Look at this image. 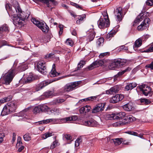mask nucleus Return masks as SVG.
I'll use <instances>...</instances> for the list:
<instances>
[{"label": "nucleus", "mask_w": 153, "mask_h": 153, "mask_svg": "<svg viewBox=\"0 0 153 153\" xmlns=\"http://www.w3.org/2000/svg\"><path fill=\"white\" fill-rule=\"evenodd\" d=\"M102 16H101L97 22L98 27L100 29H104L108 27L110 25V21L107 13L103 11L102 13Z\"/></svg>", "instance_id": "f257e3e1"}, {"label": "nucleus", "mask_w": 153, "mask_h": 153, "mask_svg": "<svg viewBox=\"0 0 153 153\" xmlns=\"http://www.w3.org/2000/svg\"><path fill=\"white\" fill-rule=\"evenodd\" d=\"M127 61L125 59H113L110 61L108 68L111 70L119 68L124 65Z\"/></svg>", "instance_id": "f03ea898"}, {"label": "nucleus", "mask_w": 153, "mask_h": 153, "mask_svg": "<svg viewBox=\"0 0 153 153\" xmlns=\"http://www.w3.org/2000/svg\"><path fill=\"white\" fill-rule=\"evenodd\" d=\"M78 85V82L68 83L59 91V93L61 94L66 92H69L71 91L74 90Z\"/></svg>", "instance_id": "7ed1b4c3"}, {"label": "nucleus", "mask_w": 153, "mask_h": 153, "mask_svg": "<svg viewBox=\"0 0 153 153\" xmlns=\"http://www.w3.org/2000/svg\"><path fill=\"white\" fill-rule=\"evenodd\" d=\"M15 70L13 69L10 70L5 74L4 76V80L6 84L8 85L12 81L15 75Z\"/></svg>", "instance_id": "20e7f679"}, {"label": "nucleus", "mask_w": 153, "mask_h": 153, "mask_svg": "<svg viewBox=\"0 0 153 153\" xmlns=\"http://www.w3.org/2000/svg\"><path fill=\"white\" fill-rule=\"evenodd\" d=\"M11 19L13 21V23L15 25L17 24L19 25H22V21H24V17L19 16L16 14H13L11 15Z\"/></svg>", "instance_id": "39448f33"}, {"label": "nucleus", "mask_w": 153, "mask_h": 153, "mask_svg": "<svg viewBox=\"0 0 153 153\" xmlns=\"http://www.w3.org/2000/svg\"><path fill=\"white\" fill-rule=\"evenodd\" d=\"M38 71L43 74H46L47 71L45 63L42 61L38 62L37 64Z\"/></svg>", "instance_id": "423d86ee"}, {"label": "nucleus", "mask_w": 153, "mask_h": 153, "mask_svg": "<svg viewBox=\"0 0 153 153\" xmlns=\"http://www.w3.org/2000/svg\"><path fill=\"white\" fill-rule=\"evenodd\" d=\"M139 88L140 90L142 91L143 94L146 96H147L149 94H150L151 88L149 86L146 85H140Z\"/></svg>", "instance_id": "0eeeda50"}, {"label": "nucleus", "mask_w": 153, "mask_h": 153, "mask_svg": "<svg viewBox=\"0 0 153 153\" xmlns=\"http://www.w3.org/2000/svg\"><path fill=\"white\" fill-rule=\"evenodd\" d=\"M124 98V96L123 94H117L110 99V102L111 103H115L121 101Z\"/></svg>", "instance_id": "6e6552de"}, {"label": "nucleus", "mask_w": 153, "mask_h": 153, "mask_svg": "<svg viewBox=\"0 0 153 153\" xmlns=\"http://www.w3.org/2000/svg\"><path fill=\"white\" fill-rule=\"evenodd\" d=\"M115 15L117 16L118 21L120 22L123 18V9L121 7H117L114 12Z\"/></svg>", "instance_id": "1a4fd4ad"}, {"label": "nucleus", "mask_w": 153, "mask_h": 153, "mask_svg": "<svg viewBox=\"0 0 153 153\" xmlns=\"http://www.w3.org/2000/svg\"><path fill=\"white\" fill-rule=\"evenodd\" d=\"M104 63V62L102 60L96 61L88 66V68L89 70H91L99 66H102L103 65Z\"/></svg>", "instance_id": "9d476101"}, {"label": "nucleus", "mask_w": 153, "mask_h": 153, "mask_svg": "<svg viewBox=\"0 0 153 153\" xmlns=\"http://www.w3.org/2000/svg\"><path fill=\"white\" fill-rule=\"evenodd\" d=\"M51 82L49 81L48 80H46L41 82L36 86V91H39Z\"/></svg>", "instance_id": "9b49d317"}, {"label": "nucleus", "mask_w": 153, "mask_h": 153, "mask_svg": "<svg viewBox=\"0 0 153 153\" xmlns=\"http://www.w3.org/2000/svg\"><path fill=\"white\" fill-rule=\"evenodd\" d=\"M82 124L88 126L94 127L97 126L98 125V123L94 119H91L83 121Z\"/></svg>", "instance_id": "f8f14e48"}, {"label": "nucleus", "mask_w": 153, "mask_h": 153, "mask_svg": "<svg viewBox=\"0 0 153 153\" xmlns=\"http://www.w3.org/2000/svg\"><path fill=\"white\" fill-rule=\"evenodd\" d=\"M104 105L102 103H100L97 105L92 109V113H97L103 111L104 108Z\"/></svg>", "instance_id": "ddd939ff"}, {"label": "nucleus", "mask_w": 153, "mask_h": 153, "mask_svg": "<svg viewBox=\"0 0 153 153\" xmlns=\"http://www.w3.org/2000/svg\"><path fill=\"white\" fill-rule=\"evenodd\" d=\"M88 35L87 37V41L91 42L92 41L95 37V33L94 29H90L87 31Z\"/></svg>", "instance_id": "4468645a"}, {"label": "nucleus", "mask_w": 153, "mask_h": 153, "mask_svg": "<svg viewBox=\"0 0 153 153\" xmlns=\"http://www.w3.org/2000/svg\"><path fill=\"white\" fill-rule=\"evenodd\" d=\"M38 78L37 76L35 75L33 76L32 73H30L27 78L24 79L23 82L25 83H30L33 80L37 79Z\"/></svg>", "instance_id": "2eb2a0df"}, {"label": "nucleus", "mask_w": 153, "mask_h": 153, "mask_svg": "<svg viewBox=\"0 0 153 153\" xmlns=\"http://www.w3.org/2000/svg\"><path fill=\"white\" fill-rule=\"evenodd\" d=\"M12 112H14L16 108L15 102L12 101L8 102L6 105Z\"/></svg>", "instance_id": "dca6fc26"}, {"label": "nucleus", "mask_w": 153, "mask_h": 153, "mask_svg": "<svg viewBox=\"0 0 153 153\" xmlns=\"http://www.w3.org/2000/svg\"><path fill=\"white\" fill-rule=\"evenodd\" d=\"M119 88L117 86H114L108 90H107L106 94H115L118 92Z\"/></svg>", "instance_id": "f3484780"}, {"label": "nucleus", "mask_w": 153, "mask_h": 153, "mask_svg": "<svg viewBox=\"0 0 153 153\" xmlns=\"http://www.w3.org/2000/svg\"><path fill=\"white\" fill-rule=\"evenodd\" d=\"M125 121L122 123V125L129 123L135 120V118L131 115H129L126 117L125 119Z\"/></svg>", "instance_id": "a211bd4d"}, {"label": "nucleus", "mask_w": 153, "mask_h": 153, "mask_svg": "<svg viewBox=\"0 0 153 153\" xmlns=\"http://www.w3.org/2000/svg\"><path fill=\"white\" fill-rule=\"evenodd\" d=\"M144 18L143 13H141L137 17L136 19L134 20L133 24V26H136L140 22L142 21Z\"/></svg>", "instance_id": "6ab92c4d"}, {"label": "nucleus", "mask_w": 153, "mask_h": 153, "mask_svg": "<svg viewBox=\"0 0 153 153\" xmlns=\"http://www.w3.org/2000/svg\"><path fill=\"white\" fill-rule=\"evenodd\" d=\"M91 109V107L88 105L82 107L79 109V112L80 114H85L89 112Z\"/></svg>", "instance_id": "aec40b11"}, {"label": "nucleus", "mask_w": 153, "mask_h": 153, "mask_svg": "<svg viewBox=\"0 0 153 153\" xmlns=\"http://www.w3.org/2000/svg\"><path fill=\"white\" fill-rule=\"evenodd\" d=\"M12 112L6 105L4 107L1 113L2 116L6 115Z\"/></svg>", "instance_id": "412c9836"}, {"label": "nucleus", "mask_w": 153, "mask_h": 153, "mask_svg": "<svg viewBox=\"0 0 153 153\" xmlns=\"http://www.w3.org/2000/svg\"><path fill=\"white\" fill-rule=\"evenodd\" d=\"M123 108L125 110L129 111L132 110L133 108V104L131 102H129L123 106Z\"/></svg>", "instance_id": "4be33fe9"}, {"label": "nucleus", "mask_w": 153, "mask_h": 153, "mask_svg": "<svg viewBox=\"0 0 153 153\" xmlns=\"http://www.w3.org/2000/svg\"><path fill=\"white\" fill-rule=\"evenodd\" d=\"M137 85V84L135 82L128 83L125 86V89L126 91H128L134 88Z\"/></svg>", "instance_id": "5701e85b"}, {"label": "nucleus", "mask_w": 153, "mask_h": 153, "mask_svg": "<svg viewBox=\"0 0 153 153\" xmlns=\"http://www.w3.org/2000/svg\"><path fill=\"white\" fill-rule=\"evenodd\" d=\"M131 69V68L130 67H128L125 70L119 72L118 74L114 76V80H116V78L118 77H120V76L123 74L125 72H126L129 71Z\"/></svg>", "instance_id": "b1692460"}, {"label": "nucleus", "mask_w": 153, "mask_h": 153, "mask_svg": "<svg viewBox=\"0 0 153 153\" xmlns=\"http://www.w3.org/2000/svg\"><path fill=\"white\" fill-rule=\"evenodd\" d=\"M55 64H53L52 66V69L50 73V76L51 77H54L59 75V73L56 72L55 69Z\"/></svg>", "instance_id": "393cba45"}, {"label": "nucleus", "mask_w": 153, "mask_h": 153, "mask_svg": "<svg viewBox=\"0 0 153 153\" xmlns=\"http://www.w3.org/2000/svg\"><path fill=\"white\" fill-rule=\"evenodd\" d=\"M142 44V41L141 39L139 38L137 40L134 42L133 46V49L136 51L137 48L139 47Z\"/></svg>", "instance_id": "a878e982"}, {"label": "nucleus", "mask_w": 153, "mask_h": 153, "mask_svg": "<svg viewBox=\"0 0 153 153\" xmlns=\"http://www.w3.org/2000/svg\"><path fill=\"white\" fill-rule=\"evenodd\" d=\"M126 115V113L124 112L115 113V119L117 120L121 119L124 117Z\"/></svg>", "instance_id": "bb28decb"}, {"label": "nucleus", "mask_w": 153, "mask_h": 153, "mask_svg": "<svg viewBox=\"0 0 153 153\" xmlns=\"http://www.w3.org/2000/svg\"><path fill=\"white\" fill-rule=\"evenodd\" d=\"M5 7L7 11L9 16H10V15H11L13 14V12L12 11V6L9 3L5 5Z\"/></svg>", "instance_id": "cd10ccee"}, {"label": "nucleus", "mask_w": 153, "mask_h": 153, "mask_svg": "<svg viewBox=\"0 0 153 153\" xmlns=\"http://www.w3.org/2000/svg\"><path fill=\"white\" fill-rule=\"evenodd\" d=\"M105 118L106 120H115L114 113L109 114H106L104 115Z\"/></svg>", "instance_id": "c85d7f7f"}, {"label": "nucleus", "mask_w": 153, "mask_h": 153, "mask_svg": "<svg viewBox=\"0 0 153 153\" xmlns=\"http://www.w3.org/2000/svg\"><path fill=\"white\" fill-rule=\"evenodd\" d=\"M12 98V96L11 95H9L0 100V102L3 103L9 101L11 100Z\"/></svg>", "instance_id": "c756f323"}, {"label": "nucleus", "mask_w": 153, "mask_h": 153, "mask_svg": "<svg viewBox=\"0 0 153 153\" xmlns=\"http://www.w3.org/2000/svg\"><path fill=\"white\" fill-rule=\"evenodd\" d=\"M52 113L55 115H58L61 113V110L58 108H54L51 110Z\"/></svg>", "instance_id": "7c9ffc66"}, {"label": "nucleus", "mask_w": 153, "mask_h": 153, "mask_svg": "<svg viewBox=\"0 0 153 153\" xmlns=\"http://www.w3.org/2000/svg\"><path fill=\"white\" fill-rule=\"evenodd\" d=\"M32 22L33 23L37 26L38 27L40 26V25H42L43 22H41L39 21L36 20V19H32L31 20Z\"/></svg>", "instance_id": "2f4dec72"}, {"label": "nucleus", "mask_w": 153, "mask_h": 153, "mask_svg": "<svg viewBox=\"0 0 153 153\" xmlns=\"http://www.w3.org/2000/svg\"><path fill=\"white\" fill-rule=\"evenodd\" d=\"M53 135V134L52 132H48L42 134L41 136V138L43 139H45L48 137Z\"/></svg>", "instance_id": "473e14b6"}, {"label": "nucleus", "mask_w": 153, "mask_h": 153, "mask_svg": "<svg viewBox=\"0 0 153 153\" xmlns=\"http://www.w3.org/2000/svg\"><path fill=\"white\" fill-rule=\"evenodd\" d=\"M45 22H43V25H40V26L39 27V28L42 30L43 32H48L49 30V27L46 25V27H45Z\"/></svg>", "instance_id": "72a5a7b5"}, {"label": "nucleus", "mask_w": 153, "mask_h": 153, "mask_svg": "<svg viewBox=\"0 0 153 153\" xmlns=\"http://www.w3.org/2000/svg\"><path fill=\"white\" fill-rule=\"evenodd\" d=\"M65 101V100L63 99H58L54 100L53 102V104L56 105L61 103Z\"/></svg>", "instance_id": "f704fd0d"}, {"label": "nucleus", "mask_w": 153, "mask_h": 153, "mask_svg": "<svg viewBox=\"0 0 153 153\" xmlns=\"http://www.w3.org/2000/svg\"><path fill=\"white\" fill-rule=\"evenodd\" d=\"M147 26L142 23L137 27V29L138 30L141 31L146 29Z\"/></svg>", "instance_id": "c9c22d12"}, {"label": "nucleus", "mask_w": 153, "mask_h": 153, "mask_svg": "<svg viewBox=\"0 0 153 153\" xmlns=\"http://www.w3.org/2000/svg\"><path fill=\"white\" fill-rule=\"evenodd\" d=\"M122 138L120 139L119 138L112 139L113 142L116 145L120 144L122 142Z\"/></svg>", "instance_id": "e433bc0d"}, {"label": "nucleus", "mask_w": 153, "mask_h": 153, "mask_svg": "<svg viewBox=\"0 0 153 153\" xmlns=\"http://www.w3.org/2000/svg\"><path fill=\"white\" fill-rule=\"evenodd\" d=\"M40 106L41 111H48L50 109L45 105H43Z\"/></svg>", "instance_id": "4c0bfd02"}, {"label": "nucleus", "mask_w": 153, "mask_h": 153, "mask_svg": "<svg viewBox=\"0 0 153 153\" xmlns=\"http://www.w3.org/2000/svg\"><path fill=\"white\" fill-rule=\"evenodd\" d=\"M116 33L114 30H112L110 31L107 35L106 38L107 39H109L111 37L114 36Z\"/></svg>", "instance_id": "58836bf2"}, {"label": "nucleus", "mask_w": 153, "mask_h": 153, "mask_svg": "<svg viewBox=\"0 0 153 153\" xmlns=\"http://www.w3.org/2000/svg\"><path fill=\"white\" fill-rule=\"evenodd\" d=\"M140 101L142 104L148 105L151 103L149 100L146 99H141Z\"/></svg>", "instance_id": "ea45409f"}, {"label": "nucleus", "mask_w": 153, "mask_h": 153, "mask_svg": "<svg viewBox=\"0 0 153 153\" xmlns=\"http://www.w3.org/2000/svg\"><path fill=\"white\" fill-rule=\"evenodd\" d=\"M104 41V39L103 38H100L97 42V44L98 46H100L102 45Z\"/></svg>", "instance_id": "a19ab883"}, {"label": "nucleus", "mask_w": 153, "mask_h": 153, "mask_svg": "<svg viewBox=\"0 0 153 153\" xmlns=\"http://www.w3.org/2000/svg\"><path fill=\"white\" fill-rule=\"evenodd\" d=\"M8 31V27L6 25H3L0 27L1 32H7Z\"/></svg>", "instance_id": "79ce46f5"}, {"label": "nucleus", "mask_w": 153, "mask_h": 153, "mask_svg": "<svg viewBox=\"0 0 153 153\" xmlns=\"http://www.w3.org/2000/svg\"><path fill=\"white\" fill-rule=\"evenodd\" d=\"M85 62L83 61H81L78 64L77 67V70H80V68L83 67V66L85 64Z\"/></svg>", "instance_id": "37998d69"}, {"label": "nucleus", "mask_w": 153, "mask_h": 153, "mask_svg": "<svg viewBox=\"0 0 153 153\" xmlns=\"http://www.w3.org/2000/svg\"><path fill=\"white\" fill-rule=\"evenodd\" d=\"M23 138L25 141H29L30 140L31 137L28 133L26 134L23 136Z\"/></svg>", "instance_id": "c03bdc74"}, {"label": "nucleus", "mask_w": 153, "mask_h": 153, "mask_svg": "<svg viewBox=\"0 0 153 153\" xmlns=\"http://www.w3.org/2000/svg\"><path fill=\"white\" fill-rule=\"evenodd\" d=\"M41 111L40 106H39L35 107L33 110V112L35 114L38 113Z\"/></svg>", "instance_id": "a18cd8bd"}, {"label": "nucleus", "mask_w": 153, "mask_h": 153, "mask_svg": "<svg viewBox=\"0 0 153 153\" xmlns=\"http://www.w3.org/2000/svg\"><path fill=\"white\" fill-rule=\"evenodd\" d=\"M66 43L68 45L72 46L73 45L74 43L73 41L70 39H68L66 40Z\"/></svg>", "instance_id": "49530a36"}, {"label": "nucleus", "mask_w": 153, "mask_h": 153, "mask_svg": "<svg viewBox=\"0 0 153 153\" xmlns=\"http://www.w3.org/2000/svg\"><path fill=\"white\" fill-rule=\"evenodd\" d=\"M21 137L20 136H19L17 138L18 142L16 145V147L17 148L19 147V146L20 145L22 144V143L21 141Z\"/></svg>", "instance_id": "de8ad7c7"}, {"label": "nucleus", "mask_w": 153, "mask_h": 153, "mask_svg": "<svg viewBox=\"0 0 153 153\" xmlns=\"http://www.w3.org/2000/svg\"><path fill=\"white\" fill-rule=\"evenodd\" d=\"M15 9L16 12L19 13L20 16H22L21 14V13H22V11L20 7L19 6H17V7H15Z\"/></svg>", "instance_id": "09e8293b"}, {"label": "nucleus", "mask_w": 153, "mask_h": 153, "mask_svg": "<svg viewBox=\"0 0 153 153\" xmlns=\"http://www.w3.org/2000/svg\"><path fill=\"white\" fill-rule=\"evenodd\" d=\"M64 139H65L67 140H71L72 139V137L70 134H65L63 136Z\"/></svg>", "instance_id": "8fccbe9b"}, {"label": "nucleus", "mask_w": 153, "mask_h": 153, "mask_svg": "<svg viewBox=\"0 0 153 153\" xmlns=\"http://www.w3.org/2000/svg\"><path fill=\"white\" fill-rule=\"evenodd\" d=\"M39 124H47L49 123V119H46V120H44L42 121H39L37 122Z\"/></svg>", "instance_id": "3c124183"}, {"label": "nucleus", "mask_w": 153, "mask_h": 153, "mask_svg": "<svg viewBox=\"0 0 153 153\" xmlns=\"http://www.w3.org/2000/svg\"><path fill=\"white\" fill-rule=\"evenodd\" d=\"M58 142L56 141H53V143L50 146V149H53L55 148L57 145Z\"/></svg>", "instance_id": "603ef678"}, {"label": "nucleus", "mask_w": 153, "mask_h": 153, "mask_svg": "<svg viewBox=\"0 0 153 153\" xmlns=\"http://www.w3.org/2000/svg\"><path fill=\"white\" fill-rule=\"evenodd\" d=\"M71 117H68L62 119L61 120L64 122L72 121Z\"/></svg>", "instance_id": "864d4df0"}, {"label": "nucleus", "mask_w": 153, "mask_h": 153, "mask_svg": "<svg viewBox=\"0 0 153 153\" xmlns=\"http://www.w3.org/2000/svg\"><path fill=\"white\" fill-rule=\"evenodd\" d=\"M150 21V19L149 18H146L144 19V21L142 23H143V22L144 24H146V25L147 26V24L149 23Z\"/></svg>", "instance_id": "5fc2aeb1"}, {"label": "nucleus", "mask_w": 153, "mask_h": 153, "mask_svg": "<svg viewBox=\"0 0 153 153\" xmlns=\"http://www.w3.org/2000/svg\"><path fill=\"white\" fill-rule=\"evenodd\" d=\"M0 42L1 47L3 46L7 45V42L4 40H0Z\"/></svg>", "instance_id": "6e6d98bb"}, {"label": "nucleus", "mask_w": 153, "mask_h": 153, "mask_svg": "<svg viewBox=\"0 0 153 153\" xmlns=\"http://www.w3.org/2000/svg\"><path fill=\"white\" fill-rule=\"evenodd\" d=\"M146 3L148 6L153 5V0H147L146 2Z\"/></svg>", "instance_id": "4d7b16f0"}, {"label": "nucleus", "mask_w": 153, "mask_h": 153, "mask_svg": "<svg viewBox=\"0 0 153 153\" xmlns=\"http://www.w3.org/2000/svg\"><path fill=\"white\" fill-rule=\"evenodd\" d=\"M59 35H61L63 33V26L62 25H60L59 26Z\"/></svg>", "instance_id": "13d9d810"}, {"label": "nucleus", "mask_w": 153, "mask_h": 153, "mask_svg": "<svg viewBox=\"0 0 153 153\" xmlns=\"http://www.w3.org/2000/svg\"><path fill=\"white\" fill-rule=\"evenodd\" d=\"M80 139L79 138L77 139L75 142V147H77L79 145V141Z\"/></svg>", "instance_id": "bf43d9fd"}, {"label": "nucleus", "mask_w": 153, "mask_h": 153, "mask_svg": "<svg viewBox=\"0 0 153 153\" xmlns=\"http://www.w3.org/2000/svg\"><path fill=\"white\" fill-rule=\"evenodd\" d=\"M109 53L108 52L101 53L99 55L100 57L102 58L105 56H106L107 54H108Z\"/></svg>", "instance_id": "052dcab7"}, {"label": "nucleus", "mask_w": 153, "mask_h": 153, "mask_svg": "<svg viewBox=\"0 0 153 153\" xmlns=\"http://www.w3.org/2000/svg\"><path fill=\"white\" fill-rule=\"evenodd\" d=\"M86 15L85 14H84V15H82V16H79V17L78 18V19L80 20V21H81V22H82L83 20L86 17Z\"/></svg>", "instance_id": "680f3d73"}, {"label": "nucleus", "mask_w": 153, "mask_h": 153, "mask_svg": "<svg viewBox=\"0 0 153 153\" xmlns=\"http://www.w3.org/2000/svg\"><path fill=\"white\" fill-rule=\"evenodd\" d=\"M24 148V146H23L22 145V144L20 145L19 146V147L17 148H18V151L19 152H21L23 149Z\"/></svg>", "instance_id": "e2e57ef3"}, {"label": "nucleus", "mask_w": 153, "mask_h": 153, "mask_svg": "<svg viewBox=\"0 0 153 153\" xmlns=\"http://www.w3.org/2000/svg\"><path fill=\"white\" fill-rule=\"evenodd\" d=\"M146 67L150 68L151 69L153 70V62L150 64L146 65Z\"/></svg>", "instance_id": "0e129e2a"}, {"label": "nucleus", "mask_w": 153, "mask_h": 153, "mask_svg": "<svg viewBox=\"0 0 153 153\" xmlns=\"http://www.w3.org/2000/svg\"><path fill=\"white\" fill-rule=\"evenodd\" d=\"M53 91H48L46 93V95L48 97H51L53 94Z\"/></svg>", "instance_id": "69168bd1"}, {"label": "nucleus", "mask_w": 153, "mask_h": 153, "mask_svg": "<svg viewBox=\"0 0 153 153\" xmlns=\"http://www.w3.org/2000/svg\"><path fill=\"white\" fill-rule=\"evenodd\" d=\"M60 121L59 119H53V124H57L60 123Z\"/></svg>", "instance_id": "338daca9"}, {"label": "nucleus", "mask_w": 153, "mask_h": 153, "mask_svg": "<svg viewBox=\"0 0 153 153\" xmlns=\"http://www.w3.org/2000/svg\"><path fill=\"white\" fill-rule=\"evenodd\" d=\"M153 52V44L152 45L149 49L146 52Z\"/></svg>", "instance_id": "774afa93"}]
</instances>
